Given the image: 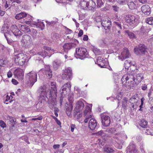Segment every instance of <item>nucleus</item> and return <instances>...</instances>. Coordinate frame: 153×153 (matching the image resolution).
<instances>
[{"label":"nucleus","mask_w":153,"mask_h":153,"mask_svg":"<svg viewBox=\"0 0 153 153\" xmlns=\"http://www.w3.org/2000/svg\"><path fill=\"white\" fill-rule=\"evenodd\" d=\"M48 87L45 85L41 86L38 90V92L40 94L41 96L44 97L45 100L46 98L48 99V102L50 108H53L54 105L56 104V99L57 92L56 87H51L50 89Z\"/></svg>","instance_id":"obj_1"},{"label":"nucleus","mask_w":153,"mask_h":153,"mask_svg":"<svg viewBox=\"0 0 153 153\" xmlns=\"http://www.w3.org/2000/svg\"><path fill=\"white\" fill-rule=\"evenodd\" d=\"M133 74L124 75L121 79L123 85L127 87L128 89L132 88L137 85V83Z\"/></svg>","instance_id":"obj_2"},{"label":"nucleus","mask_w":153,"mask_h":153,"mask_svg":"<svg viewBox=\"0 0 153 153\" xmlns=\"http://www.w3.org/2000/svg\"><path fill=\"white\" fill-rule=\"evenodd\" d=\"M80 4L82 9L85 10H94L96 6V4L93 0L81 1Z\"/></svg>","instance_id":"obj_3"},{"label":"nucleus","mask_w":153,"mask_h":153,"mask_svg":"<svg viewBox=\"0 0 153 153\" xmlns=\"http://www.w3.org/2000/svg\"><path fill=\"white\" fill-rule=\"evenodd\" d=\"M75 56L77 58L83 59L88 57V54L86 48L80 47L76 48Z\"/></svg>","instance_id":"obj_4"},{"label":"nucleus","mask_w":153,"mask_h":153,"mask_svg":"<svg viewBox=\"0 0 153 153\" xmlns=\"http://www.w3.org/2000/svg\"><path fill=\"white\" fill-rule=\"evenodd\" d=\"M27 58V56L26 54L21 53L15 55L13 59L16 64L22 65L25 64Z\"/></svg>","instance_id":"obj_5"},{"label":"nucleus","mask_w":153,"mask_h":153,"mask_svg":"<svg viewBox=\"0 0 153 153\" xmlns=\"http://www.w3.org/2000/svg\"><path fill=\"white\" fill-rule=\"evenodd\" d=\"M26 79L29 82L30 86L32 87L37 81V73L34 71H31L26 74Z\"/></svg>","instance_id":"obj_6"},{"label":"nucleus","mask_w":153,"mask_h":153,"mask_svg":"<svg viewBox=\"0 0 153 153\" xmlns=\"http://www.w3.org/2000/svg\"><path fill=\"white\" fill-rule=\"evenodd\" d=\"M135 64V62L134 61L131 62L127 60L125 61L124 66L125 69H127V72L132 74V72L135 71L134 69H135L136 72L137 71L134 66Z\"/></svg>","instance_id":"obj_7"},{"label":"nucleus","mask_w":153,"mask_h":153,"mask_svg":"<svg viewBox=\"0 0 153 153\" xmlns=\"http://www.w3.org/2000/svg\"><path fill=\"white\" fill-rule=\"evenodd\" d=\"M22 46L25 48H28L32 44V39L30 36L24 35L22 37L21 41Z\"/></svg>","instance_id":"obj_8"},{"label":"nucleus","mask_w":153,"mask_h":153,"mask_svg":"<svg viewBox=\"0 0 153 153\" xmlns=\"http://www.w3.org/2000/svg\"><path fill=\"white\" fill-rule=\"evenodd\" d=\"M148 50L147 47L143 44H140L138 48L134 49V52L137 55L145 54L147 52Z\"/></svg>","instance_id":"obj_9"},{"label":"nucleus","mask_w":153,"mask_h":153,"mask_svg":"<svg viewBox=\"0 0 153 153\" xmlns=\"http://www.w3.org/2000/svg\"><path fill=\"white\" fill-rule=\"evenodd\" d=\"M72 76L71 68L70 67H68L64 71L62 75V78L63 79L70 80L72 79Z\"/></svg>","instance_id":"obj_10"},{"label":"nucleus","mask_w":153,"mask_h":153,"mask_svg":"<svg viewBox=\"0 0 153 153\" xmlns=\"http://www.w3.org/2000/svg\"><path fill=\"white\" fill-rule=\"evenodd\" d=\"M84 101L83 100L80 99L77 102L76 107L74 110V116L76 115L77 112H79L82 110L84 107Z\"/></svg>","instance_id":"obj_11"},{"label":"nucleus","mask_w":153,"mask_h":153,"mask_svg":"<svg viewBox=\"0 0 153 153\" xmlns=\"http://www.w3.org/2000/svg\"><path fill=\"white\" fill-rule=\"evenodd\" d=\"M116 19H118V18H116ZM113 24L114 25L113 29H116L115 33L119 35L120 33L121 30H122V22L120 20L117 19L114 22Z\"/></svg>","instance_id":"obj_12"},{"label":"nucleus","mask_w":153,"mask_h":153,"mask_svg":"<svg viewBox=\"0 0 153 153\" xmlns=\"http://www.w3.org/2000/svg\"><path fill=\"white\" fill-rule=\"evenodd\" d=\"M71 85L70 82H67L61 88L60 92L62 96H65L67 94V91L71 90Z\"/></svg>","instance_id":"obj_13"},{"label":"nucleus","mask_w":153,"mask_h":153,"mask_svg":"<svg viewBox=\"0 0 153 153\" xmlns=\"http://www.w3.org/2000/svg\"><path fill=\"white\" fill-rule=\"evenodd\" d=\"M101 117L102 125L105 127L109 126L111 123L110 117L105 114H101Z\"/></svg>","instance_id":"obj_14"},{"label":"nucleus","mask_w":153,"mask_h":153,"mask_svg":"<svg viewBox=\"0 0 153 153\" xmlns=\"http://www.w3.org/2000/svg\"><path fill=\"white\" fill-rule=\"evenodd\" d=\"M126 22L130 25L135 23L137 21V19L136 16L128 15L125 17Z\"/></svg>","instance_id":"obj_15"},{"label":"nucleus","mask_w":153,"mask_h":153,"mask_svg":"<svg viewBox=\"0 0 153 153\" xmlns=\"http://www.w3.org/2000/svg\"><path fill=\"white\" fill-rule=\"evenodd\" d=\"M75 45V43L71 42L65 43L62 46L63 49L62 50V52L63 54L64 53H67L69 50L74 48Z\"/></svg>","instance_id":"obj_16"},{"label":"nucleus","mask_w":153,"mask_h":153,"mask_svg":"<svg viewBox=\"0 0 153 153\" xmlns=\"http://www.w3.org/2000/svg\"><path fill=\"white\" fill-rule=\"evenodd\" d=\"M130 56L129 52L128 49H124L123 51L121 53V55L118 56L119 59L122 61L128 58Z\"/></svg>","instance_id":"obj_17"},{"label":"nucleus","mask_w":153,"mask_h":153,"mask_svg":"<svg viewBox=\"0 0 153 153\" xmlns=\"http://www.w3.org/2000/svg\"><path fill=\"white\" fill-rule=\"evenodd\" d=\"M14 75L17 79L22 81L23 79L24 73L23 70L21 69H16L14 73Z\"/></svg>","instance_id":"obj_18"},{"label":"nucleus","mask_w":153,"mask_h":153,"mask_svg":"<svg viewBox=\"0 0 153 153\" xmlns=\"http://www.w3.org/2000/svg\"><path fill=\"white\" fill-rule=\"evenodd\" d=\"M88 127L91 130H94L99 127L96 120L93 118L91 119L89 122Z\"/></svg>","instance_id":"obj_19"},{"label":"nucleus","mask_w":153,"mask_h":153,"mask_svg":"<svg viewBox=\"0 0 153 153\" xmlns=\"http://www.w3.org/2000/svg\"><path fill=\"white\" fill-rule=\"evenodd\" d=\"M11 32L13 34L16 36H20L22 34V32L19 30L17 26L15 25H13L11 27Z\"/></svg>","instance_id":"obj_20"},{"label":"nucleus","mask_w":153,"mask_h":153,"mask_svg":"<svg viewBox=\"0 0 153 153\" xmlns=\"http://www.w3.org/2000/svg\"><path fill=\"white\" fill-rule=\"evenodd\" d=\"M4 34L8 43L10 44H11L13 42L12 39L13 36L12 32H11L10 30H7V32L4 33Z\"/></svg>","instance_id":"obj_21"},{"label":"nucleus","mask_w":153,"mask_h":153,"mask_svg":"<svg viewBox=\"0 0 153 153\" xmlns=\"http://www.w3.org/2000/svg\"><path fill=\"white\" fill-rule=\"evenodd\" d=\"M141 9L142 12L145 15H149L151 13V8L148 5H143Z\"/></svg>","instance_id":"obj_22"},{"label":"nucleus","mask_w":153,"mask_h":153,"mask_svg":"<svg viewBox=\"0 0 153 153\" xmlns=\"http://www.w3.org/2000/svg\"><path fill=\"white\" fill-rule=\"evenodd\" d=\"M127 153H138L137 149L136 148L135 145L130 143L126 148Z\"/></svg>","instance_id":"obj_23"},{"label":"nucleus","mask_w":153,"mask_h":153,"mask_svg":"<svg viewBox=\"0 0 153 153\" xmlns=\"http://www.w3.org/2000/svg\"><path fill=\"white\" fill-rule=\"evenodd\" d=\"M101 25L105 30H109L111 28V22L108 19L103 20L101 22Z\"/></svg>","instance_id":"obj_24"},{"label":"nucleus","mask_w":153,"mask_h":153,"mask_svg":"<svg viewBox=\"0 0 153 153\" xmlns=\"http://www.w3.org/2000/svg\"><path fill=\"white\" fill-rule=\"evenodd\" d=\"M127 4L129 8L131 10L135 9L137 5V2L134 0H127Z\"/></svg>","instance_id":"obj_25"},{"label":"nucleus","mask_w":153,"mask_h":153,"mask_svg":"<svg viewBox=\"0 0 153 153\" xmlns=\"http://www.w3.org/2000/svg\"><path fill=\"white\" fill-rule=\"evenodd\" d=\"M44 72L45 74L46 75L47 77L49 78L52 77L53 75L52 71L50 69V67L48 65H45L44 69Z\"/></svg>","instance_id":"obj_26"},{"label":"nucleus","mask_w":153,"mask_h":153,"mask_svg":"<svg viewBox=\"0 0 153 153\" xmlns=\"http://www.w3.org/2000/svg\"><path fill=\"white\" fill-rule=\"evenodd\" d=\"M25 17L26 19H27L29 18H31V16L29 15H27L26 13L24 12H21L17 14L15 16V19L17 20H19Z\"/></svg>","instance_id":"obj_27"},{"label":"nucleus","mask_w":153,"mask_h":153,"mask_svg":"<svg viewBox=\"0 0 153 153\" xmlns=\"http://www.w3.org/2000/svg\"><path fill=\"white\" fill-rule=\"evenodd\" d=\"M65 106L67 107L66 108V113L67 115L70 117L71 115V113L72 112L73 106L71 104H69L68 105L67 103H66Z\"/></svg>","instance_id":"obj_28"},{"label":"nucleus","mask_w":153,"mask_h":153,"mask_svg":"<svg viewBox=\"0 0 153 153\" xmlns=\"http://www.w3.org/2000/svg\"><path fill=\"white\" fill-rule=\"evenodd\" d=\"M19 27L21 31L25 33H29L30 31V29L28 26L25 25H19Z\"/></svg>","instance_id":"obj_29"},{"label":"nucleus","mask_w":153,"mask_h":153,"mask_svg":"<svg viewBox=\"0 0 153 153\" xmlns=\"http://www.w3.org/2000/svg\"><path fill=\"white\" fill-rule=\"evenodd\" d=\"M61 64V61L58 59L55 60L53 63V68L55 70H57Z\"/></svg>","instance_id":"obj_30"},{"label":"nucleus","mask_w":153,"mask_h":153,"mask_svg":"<svg viewBox=\"0 0 153 153\" xmlns=\"http://www.w3.org/2000/svg\"><path fill=\"white\" fill-rule=\"evenodd\" d=\"M9 121L8 124L9 126L10 129L11 128L12 129L14 127V125L15 124V122L16 121V119H13L12 117H9Z\"/></svg>","instance_id":"obj_31"},{"label":"nucleus","mask_w":153,"mask_h":153,"mask_svg":"<svg viewBox=\"0 0 153 153\" xmlns=\"http://www.w3.org/2000/svg\"><path fill=\"white\" fill-rule=\"evenodd\" d=\"M91 109L90 107L88 105L85 107V110L84 111V115L86 116V115L91 114Z\"/></svg>","instance_id":"obj_32"},{"label":"nucleus","mask_w":153,"mask_h":153,"mask_svg":"<svg viewBox=\"0 0 153 153\" xmlns=\"http://www.w3.org/2000/svg\"><path fill=\"white\" fill-rule=\"evenodd\" d=\"M148 122L144 119L142 120L140 122V125L143 128H146L147 126Z\"/></svg>","instance_id":"obj_33"},{"label":"nucleus","mask_w":153,"mask_h":153,"mask_svg":"<svg viewBox=\"0 0 153 153\" xmlns=\"http://www.w3.org/2000/svg\"><path fill=\"white\" fill-rule=\"evenodd\" d=\"M29 34L31 35L34 38L36 37V35L37 34V32L36 30L33 29H30V31Z\"/></svg>","instance_id":"obj_34"},{"label":"nucleus","mask_w":153,"mask_h":153,"mask_svg":"<svg viewBox=\"0 0 153 153\" xmlns=\"http://www.w3.org/2000/svg\"><path fill=\"white\" fill-rule=\"evenodd\" d=\"M125 33L127 34L130 39H134L136 38L135 36L132 32L129 31L128 30H126Z\"/></svg>","instance_id":"obj_35"},{"label":"nucleus","mask_w":153,"mask_h":153,"mask_svg":"<svg viewBox=\"0 0 153 153\" xmlns=\"http://www.w3.org/2000/svg\"><path fill=\"white\" fill-rule=\"evenodd\" d=\"M143 74L140 73L137 75L136 80L138 82H140L143 79Z\"/></svg>","instance_id":"obj_36"},{"label":"nucleus","mask_w":153,"mask_h":153,"mask_svg":"<svg viewBox=\"0 0 153 153\" xmlns=\"http://www.w3.org/2000/svg\"><path fill=\"white\" fill-rule=\"evenodd\" d=\"M116 130L115 128H109L107 129L106 131L108 133H110L112 134H117V133H115V132Z\"/></svg>","instance_id":"obj_37"},{"label":"nucleus","mask_w":153,"mask_h":153,"mask_svg":"<svg viewBox=\"0 0 153 153\" xmlns=\"http://www.w3.org/2000/svg\"><path fill=\"white\" fill-rule=\"evenodd\" d=\"M35 25L37 27H39L42 29L43 28L45 27V25L42 22H38L37 23H35Z\"/></svg>","instance_id":"obj_38"},{"label":"nucleus","mask_w":153,"mask_h":153,"mask_svg":"<svg viewBox=\"0 0 153 153\" xmlns=\"http://www.w3.org/2000/svg\"><path fill=\"white\" fill-rule=\"evenodd\" d=\"M111 9L114 12H118L120 10V7L117 5H113L111 6Z\"/></svg>","instance_id":"obj_39"},{"label":"nucleus","mask_w":153,"mask_h":153,"mask_svg":"<svg viewBox=\"0 0 153 153\" xmlns=\"http://www.w3.org/2000/svg\"><path fill=\"white\" fill-rule=\"evenodd\" d=\"M146 22L150 25H153V17L147 18L146 20Z\"/></svg>","instance_id":"obj_40"},{"label":"nucleus","mask_w":153,"mask_h":153,"mask_svg":"<svg viewBox=\"0 0 153 153\" xmlns=\"http://www.w3.org/2000/svg\"><path fill=\"white\" fill-rule=\"evenodd\" d=\"M97 0V6L98 7H101L104 3V0Z\"/></svg>","instance_id":"obj_41"},{"label":"nucleus","mask_w":153,"mask_h":153,"mask_svg":"<svg viewBox=\"0 0 153 153\" xmlns=\"http://www.w3.org/2000/svg\"><path fill=\"white\" fill-rule=\"evenodd\" d=\"M128 99L126 97L123 98L122 101V106L124 108H125L127 105Z\"/></svg>","instance_id":"obj_42"},{"label":"nucleus","mask_w":153,"mask_h":153,"mask_svg":"<svg viewBox=\"0 0 153 153\" xmlns=\"http://www.w3.org/2000/svg\"><path fill=\"white\" fill-rule=\"evenodd\" d=\"M47 53L45 51H42V52H39L38 53V54L42 56L43 58H44L46 56H47Z\"/></svg>","instance_id":"obj_43"},{"label":"nucleus","mask_w":153,"mask_h":153,"mask_svg":"<svg viewBox=\"0 0 153 153\" xmlns=\"http://www.w3.org/2000/svg\"><path fill=\"white\" fill-rule=\"evenodd\" d=\"M68 100L69 101V104H71L73 103L74 101V96L72 94H70L68 97Z\"/></svg>","instance_id":"obj_44"},{"label":"nucleus","mask_w":153,"mask_h":153,"mask_svg":"<svg viewBox=\"0 0 153 153\" xmlns=\"http://www.w3.org/2000/svg\"><path fill=\"white\" fill-rule=\"evenodd\" d=\"M58 21V19H56V20L55 21H52L51 22H47V25H48V26H51L53 25H54L55 24H56V23Z\"/></svg>","instance_id":"obj_45"},{"label":"nucleus","mask_w":153,"mask_h":153,"mask_svg":"<svg viewBox=\"0 0 153 153\" xmlns=\"http://www.w3.org/2000/svg\"><path fill=\"white\" fill-rule=\"evenodd\" d=\"M112 43L115 46H119L120 43V41L119 40L115 39L112 42Z\"/></svg>","instance_id":"obj_46"},{"label":"nucleus","mask_w":153,"mask_h":153,"mask_svg":"<svg viewBox=\"0 0 153 153\" xmlns=\"http://www.w3.org/2000/svg\"><path fill=\"white\" fill-rule=\"evenodd\" d=\"M104 151L105 152L109 153L114 152V150L111 148L110 147H106L104 148Z\"/></svg>","instance_id":"obj_47"},{"label":"nucleus","mask_w":153,"mask_h":153,"mask_svg":"<svg viewBox=\"0 0 153 153\" xmlns=\"http://www.w3.org/2000/svg\"><path fill=\"white\" fill-rule=\"evenodd\" d=\"M7 61L6 60H4L3 59L0 60V66H4L7 63Z\"/></svg>","instance_id":"obj_48"},{"label":"nucleus","mask_w":153,"mask_h":153,"mask_svg":"<svg viewBox=\"0 0 153 153\" xmlns=\"http://www.w3.org/2000/svg\"><path fill=\"white\" fill-rule=\"evenodd\" d=\"M127 0H117V2L119 4H124L127 2Z\"/></svg>","instance_id":"obj_49"},{"label":"nucleus","mask_w":153,"mask_h":153,"mask_svg":"<svg viewBox=\"0 0 153 153\" xmlns=\"http://www.w3.org/2000/svg\"><path fill=\"white\" fill-rule=\"evenodd\" d=\"M10 97L8 95H7L6 97V98L4 101V103L7 104H8L9 102H10L11 101L10 100Z\"/></svg>","instance_id":"obj_50"},{"label":"nucleus","mask_w":153,"mask_h":153,"mask_svg":"<svg viewBox=\"0 0 153 153\" xmlns=\"http://www.w3.org/2000/svg\"><path fill=\"white\" fill-rule=\"evenodd\" d=\"M85 116L86 117L85 119L84 120V122L85 123H86L88 122L89 119L91 118L92 117V116L91 114L86 115Z\"/></svg>","instance_id":"obj_51"},{"label":"nucleus","mask_w":153,"mask_h":153,"mask_svg":"<svg viewBox=\"0 0 153 153\" xmlns=\"http://www.w3.org/2000/svg\"><path fill=\"white\" fill-rule=\"evenodd\" d=\"M98 43L101 46H103L105 44L104 40L102 39L99 40L98 41Z\"/></svg>","instance_id":"obj_52"},{"label":"nucleus","mask_w":153,"mask_h":153,"mask_svg":"<svg viewBox=\"0 0 153 153\" xmlns=\"http://www.w3.org/2000/svg\"><path fill=\"white\" fill-rule=\"evenodd\" d=\"M0 124L1 127L3 128L6 127L5 123L1 120L0 121Z\"/></svg>","instance_id":"obj_53"},{"label":"nucleus","mask_w":153,"mask_h":153,"mask_svg":"<svg viewBox=\"0 0 153 153\" xmlns=\"http://www.w3.org/2000/svg\"><path fill=\"white\" fill-rule=\"evenodd\" d=\"M59 111V109L58 108H55L54 110V113L56 117H57L58 116V112Z\"/></svg>","instance_id":"obj_54"},{"label":"nucleus","mask_w":153,"mask_h":153,"mask_svg":"<svg viewBox=\"0 0 153 153\" xmlns=\"http://www.w3.org/2000/svg\"><path fill=\"white\" fill-rule=\"evenodd\" d=\"M98 65L101 68H105L106 67V66L105 65L103 64V62H101L100 63H98Z\"/></svg>","instance_id":"obj_55"},{"label":"nucleus","mask_w":153,"mask_h":153,"mask_svg":"<svg viewBox=\"0 0 153 153\" xmlns=\"http://www.w3.org/2000/svg\"><path fill=\"white\" fill-rule=\"evenodd\" d=\"M74 90L75 91H76L78 93H80L81 92L80 89L77 86H75L74 87Z\"/></svg>","instance_id":"obj_56"},{"label":"nucleus","mask_w":153,"mask_h":153,"mask_svg":"<svg viewBox=\"0 0 153 153\" xmlns=\"http://www.w3.org/2000/svg\"><path fill=\"white\" fill-rule=\"evenodd\" d=\"M149 104L150 105V106H153V98H150V99H149Z\"/></svg>","instance_id":"obj_57"},{"label":"nucleus","mask_w":153,"mask_h":153,"mask_svg":"<svg viewBox=\"0 0 153 153\" xmlns=\"http://www.w3.org/2000/svg\"><path fill=\"white\" fill-rule=\"evenodd\" d=\"M7 28L5 27H3L1 29V31L2 32V33H5L6 32H7Z\"/></svg>","instance_id":"obj_58"},{"label":"nucleus","mask_w":153,"mask_h":153,"mask_svg":"<svg viewBox=\"0 0 153 153\" xmlns=\"http://www.w3.org/2000/svg\"><path fill=\"white\" fill-rule=\"evenodd\" d=\"M136 98L135 97V96H133L132 97H131L130 99V102H133V100H134V102H136V101H134V100H136Z\"/></svg>","instance_id":"obj_59"},{"label":"nucleus","mask_w":153,"mask_h":153,"mask_svg":"<svg viewBox=\"0 0 153 153\" xmlns=\"http://www.w3.org/2000/svg\"><path fill=\"white\" fill-rule=\"evenodd\" d=\"M12 82L13 84L15 85H16L18 83V82L17 81V80H16L15 79H12Z\"/></svg>","instance_id":"obj_60"},{"label":"nucleus","mask_w":153,"mask_h":153,"mask_svg":"<svg viewBox=\"0 0 153 153\" xmlns=\"http://www.w3.org/2000/svg\"><path fill=\"white\" fill-rule=\"evenodd\" d=\"M147 88V86L146 85L144 84L142 86V89L143 90H145Z\"/></svg>","instance_id":"obj_61"},{"label":"nucleus","mask_w":153,"mask_h":153,"mask_svg":"<svg viewBox=\"0 0 153 153\" xmlns=\"http://www.w3.org/2000/svg\"><path fill=\"white\" fill-rule=\"evenodd\" d=\"M104 133L102 131H100L97 133V134L99 135H103Z\"/></svg>","instance_id":"obj_62"},{"label":"nucleus","mask_w":153,"mask_h":153,"mask_svg":"<svg viewBox=\"0 0 153 153\" xmlns=\"http://www.w3.org/2000/svg\"><path fill=\"white\" fill-rule=\"evenodd\" d=\"M7 75L8 77L10 78L12 76V73L11 71H9L7 73Z\"/></svg>","instance_id":"obj_63"},{"label":"nucleus","mask_w":153,"mask_h":153,"mask_svg":"<svg viewBox=\"0 0 153 153\" xmlns=\"http://www.w3.org/2000/svg\"><path fill=\"white\" fill-rule=\"evenodd\" d=\"M88 39V37L86 35H84L83 36V40L84 41H87Z\"/></svg>","instance_id":"obj_64"}]
</instances>
